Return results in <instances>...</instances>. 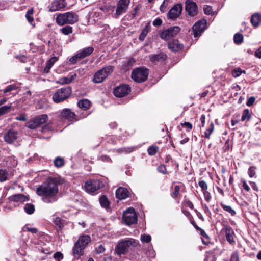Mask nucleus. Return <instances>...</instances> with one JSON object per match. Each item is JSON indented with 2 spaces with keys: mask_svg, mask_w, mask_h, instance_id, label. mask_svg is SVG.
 I'll return each instance as SVG.
<instances>
[{
  "mask_svg": "<svg viewBox=\"0 0 261 261\" xmlns=\"http://www.w3.org/2000/svg\"><path fill=\"white\" fill-rule=\"evenodd\" d=\"M36 192L38 195L42 197V200L45 203H52L57 200L58 188L54 180H49L43 183L37 188Z\"/></svg>",
  "mask_w": 261,
  "mask_h": 261,
  "instance_id": "obj_1",
  "label": "nucleus"
},
{
  "mask_svg": "<svg viewBox=\"0 0 261 261\" xmlns=\"http://www.w3.org/2000/svg\"><path fill=\"white\" fill-rule=\"evenodd\" d=\"M139 246L140 244L138 241L133 238H126L119 241L115 248V251L119 255L125 254L129 250Z\"/></svg>",
  "mask_w": 261,
  "mask_h": 261,
  "instance_id": "obj_2",
  "label": "nucleus"
},
{
  "mask_svg": "<svg viewBox=\"0 0 261 261\" xmlns=\"http://www.w3.org/2000/svg\"><path fill=\"white\" fill-rule=\"evenodd\" d=\"M91 241V238L88 235L81 236L74 244L73 249V253L76 257H80L83 255L84 250Z\"/></svg>",
  "mask_w": 261,
  "mask_h": 261,
  "instance_id": "obj_3",
  "label": "nucleus"
},
{
  "mask_svg": "<svg viewBox=\"0 0 261 261\" xmlns=\"http://www.w3.org/2000/svg\"><path fill=\"white\" fill-rule=\"evenodd\" d=\"M77 21V15L72 12L59 14L56 18L57 23L60 25L65 24H73Z\"/></svg>",
  "mask_w": 261,
  "mask_h": 261,
  "instance_id": "obj_4",
  "label": "nucleus"
},
{
  "mask_svg": "<svg viewBox=\"0 0 261 261\" xmlns=\"http://www.w3.org/2000/svg\"><path fill=\"white\" fill-rule=\"evenodd\" d=\"M114 67L112 66H108L98 70L94 74L93 81L95 83L102 82L113 72Z\"/></svg>",
  "mask_w": 261,
  "mask_h": 261,
  "instance_id": "obj_5",
  "label": "nucleus"
},
{
  "mask_svg": "<svg viewBox=\"0 0 261 261\" xmlns=\"http://www.w3.org/2000/svg\"><path fill=\"white\" fill-rule=\"evenodd\" d=\"M71 92V88L69 87L62 88L55 93L53 96V100L56 103H59L69 97Z\"/></svg>",
  "mask_w": 261,
  "mask_h": 261,
  "instance_id": "obj_6",
  "label": "nucleus"
},
{
  "mask_svg": "<svg viewBox=\"0 0 261 261\" xmlns=\"http://www.w3.org/2000/svg\"><path fill=\"white\" fill-rule=\"evenodd\" d=\"M148 70L144 67H139L134 69L132 73V78L136 82L145 81L148 77Z\"/></svg>",
  "mask_w": 261,
  "mask_h": 261,
  "instance_id": "obj_7",
  "label": "nucleus"
},
{
  "mask_svg": "<svg viewBox=\"0 0 261 261\" xmlns=\"http://www.w3.org/2000/svg\"><path fill=\"white\" fill-rule=\"evenodd\" d=\"M123 220L128 225L135 224L137 221V217L133 207H129L123 214Z\"/></svg>",
  "mask_w": 261,
  "mask_h": 261,
  "instance_id": "obj_8",
  "label": "nucleus"
},
{
  "mask_svg": "<svg viewBox=\"0 0 261 261\" xmlns=\"http://www.w3.org/2000/svg\"><path fill=\"white\" fill-rule=\"evenodd\" d=\"M48 116L46 114L39 115L31 120L27 124V127L31 129H35L40 125L46 122Z\"/></svg>",
  "mask_w": 261,
  "mask_h": 261,
  "instance_id": "obj_9",
  "label": "nucleus"
},
{
  "mask_svg": "<svg viewBox=\"0 0 261 261\" xmlns=\"http://www.w3.org/2000/svg\"><path fill=\"white\" fill-rule=\"evenodd\" d=\"M103 187V184L99 180H92L87 181L84 186L86 191L93 193Z\"/></svg>",
  "mask_w": 261,
  "mask_h": 261,
  "instance_id": "obj_10",
  "label": "nucleus"
},
{
  "mask_svg": "<svg viewBox=\"0 0 261 261\" xmlns=\"http://www.w3.org/2000/svg\"><path fill=\"white\" fill-rule=\"evenodd\" d=\"M180 30V28L177 26L170 27L161 33V37L164 40H169L171 37L175 36Z\"/></svg>",
  "mask_w": 261,
  "mask_h": 261,
  "instance_id": "obj_11",
  "label": "nucleus"
},
{
  "mask_svg": "<svg viewBox=\"0 0 261 261\" xmlns=\"http://www.w3.org/2000/svg\"><path fill=\"white\" fill-rule=\"evenodd\" d=\"M130 0H119L117 3V8L115 16H119L125 13L128 8Z\"/></svg>",
  "mask_w": 261,
  "mask_h": 261,
  "instance_id": "obj_12",
  "label": "nucleus"
},
{
  "mask_svg": "<svg viewBox=\"0 0 261 261\" xmlns=\"http://www.w3.org/2000/svg\"><path fill=\"white\" fill-rule=\"evenodd\" d=\"M206 20L205 19L199 20L192 27L193 35L195 37L199 36L205 30L206 27Z\"/></svg>",
  "mask_w": 261,
  "mask_h": 261,
  "instance_id": "obj_13",
  "label": "nucleus"
},
{
  "mask_svg": "<svg viewBox=\"0 0 261 261\" xmlns=\"http://www.w3.org/2000/svg\"><path fill=\"white\" fill-rule=\"evenodd\" d=\"M182 7L181 4L175 5L169 11L167 14L168 19H175L178 17L182 11Z\"/></svg>",
  "mask_w": 261,
  "mask_h": 261,
  "instance_id": "obj_14",
  "label": "nucleus"
},
{
  "mask_svg": "<svg viewBox=\"0 0 261 261\" xmlns=\"http://www.w3.org/2000/svg\"><path fill=\"white\" fill-rule=\"evenodd\" d=\"M185 5V10L189 16L193 17L197 14L198 8L195 2L187 0L186 1Z\"/></svg>",
  "mask_w": 261,
  "mask_h": 261,
  "instance_id": "obj_15",
  "label": "nucleus"
},
{
  "mask_svg": "<svg viewBox=\"0 0 261 261\" xmlns=\"http://www.w3.org/2000/svg\"><path fill=\"white\" fill-rule=\"evenodd\" d=\"M130 91V88L128 85H122L116 87L114 89V95L117 97H123L128 94Z\"/></svg>",
  "mask_w": 261,
  "mask_h": 261,
  "instance_id": "obj_16",
  "label": "nucleus"
},
{
  "mask_svg": "<svg viewBox=\"0 0 261 261\" xmlns=\"http://www.w3.org/2000/svg\"><path fill=\"white\" fill-rule=\"evenodd\" d=\"M67 5L65 0H55L51 3L50 11L54 12L65 8Z\"/></svg>",
  "mask_w": 261,
  "mask_h": 261,
  "instance_id": "obj_17",
  "label": "nucleus"
},
{
  "mask_svg": "<svg viewBox=\"0 0 261 261\" xmlns=\"http://www.w3.org/2000/svg\"><path fill=\"white\" fill-rule=\"evenodd\" d=\"M17 137V132L13 129L9 130L4 135V140L8 143H12Z\"/></svg>",
  "mask_w": 261,
  "mask_h": 261,
  "instance_id": "obj_18",
  "label": "nucleus"
},
{
  "mask_svg": "<svg viewBox=\"0 0 261 261\" xmlns=\"http://www.w3.org/2000/svg\"><path fill=\"white\" fill-rule=\"evenodd\" d=\"M129 192L126 188H119L116 191V196L119 199H123L129 196Z\"/></svg>",
  "mask_w": 261,
  "mask_h": 261,
  "instance_id": "obj_19",
  "label": "nucleus"
},
{
  "mask_svg": "<svg viewBox=\"0 0 261 261\" xmlns=\"http://www.w3.org/2000/svg\"><path fill=\"white\" fill-rule=\"evenodd\" d=\"M94 48L92 47H88L79 51L77 56L79 59H83L90 55L93 51Z\"/></svg>",
  "mask_w": 261,
  "mask_h": 261,
  "instance_id": "obj_20",
  "label": "nucleus"
},
{
  "mask_svg": "<svg viewBox=\"0 0 261 261\" xmlns=\"http://www.w3.org/2000/svg\"><path fill=\"white\" fill-rule=\"evenodd\" d=\"M224 229L225 232L226 240L230 244L233 243L234 242L233 237L234 232L232 228L230 226L225 225Z\"/></svg>",
  "mask_w": 261,
  "mask_h": 261,
  "instance_id": "obj_21",
  "label": "nucleus"
},
{
  "mask_svg": "<svg viewBox=\"0 0 261 261\" xmlns=\"http://www.w3.org/2000/svg\"><path fill=\"white\" fill-rule=\"evenodd\" d=\"M168 48L173 51H178L182 48V45L177 40H174L168 44Z\"/></svg>",
  "mask_w": 261,
  "mask_h": 261,
  "instance_id": "obj_22",
  "label": "nucleus"
},
{
  "mask_svg": "<svg viewBox=\"0 0 261 261\" xmlns=\"http://www.w3.org/2000/svg\"><path fill=\"white\" fill-rule=\"evenodd\" d=\"M61 116L63 118L70 120L74 117L75 114L70 109H64L61 112Z\"/></svg>",
  "mask_w": 261,
  "mask_h": 261,
  "instance_id": "obj_23",
  "label": "nucleus"
},
{
  "mask_svg": "<svg viewBox=\"0 0 261 261\" xmlns=\"http://www.w3.org/2000/svg\"><path fill=\"white\" fill-rule=\"evenodd\" d=\"M58 59V57H53L48 60L46 62V66L44 68L43 72L48 73L55 63L57 61Z\"/></svg>",
  "mask_w": 261,
  "mask_h": 261,
  "instance_id": "obj_24",
  "label": "nucleus"
},
{
  "mask_svg": "<svg viewBox=\"0 0 261 261\" xmlns=\"http://www.w3.org/2000/svg\"><path fill=\"white\" fill-rule=\"evenodd\" d=\"M251 21L254 27H257L261 22V15L258 13L254 14L252 15Z\"/></svg>",
  "mask_w": 261,
  "mask_h": 261,
  "instance_id": "obj_25",
  "label": "nucleus"
},
{
  "mask_svg": "<svg viewBox=\"0 0 261 261\" xmlns=\"http://www.w3.org/2000/svg\"><path fill=\"white\" fill-rule=\"evenodd\" d=\"M166 57V55L163 53H160L156 55H151L149 56L150 59L152 62L164 61L165 60Z\"/></svg>",
  "mask_w": 261,
  "mask_h": 261,
  "instance_id": "obj_26",
  "label": "nucleus"
},
{
  "mask_svg": "<svg viewBox=\"0 0 261 261\" xmlns=\"http://www.w3.org/2000/svg\"><path fill=\"white\" fill-rule=\"evenodd\" d=\"M11 200L15 202H23L28 200L27 196L23 194H17L11 197Z\"/></svg>",
  "mask_w": 261,
  "mask_h": 261,
  "instance_id": "obj_27",
  "label": "nucleus"
},
{
  "mask_svg": "<svg viewBox=\"0 0 261 261\" xmlns=\"http://www.w3.org/2000/svg\"><path fill=\"white\" fill-rule=\"evenodd\" d=\"M78 106L80 108L86 110L90 106V101L87 99H82L78 102Z\"/></svg>",
  "mask_w": 261,
  "mask_h": 261,
  "instance_id": "obj_28",
  "label": "nucleus"
},
{
  "mask_svg": "<svg viewBox=\"0 0 261 261\" xmlns=\"http://www.w3.org/2000/svg\"><path fill=\"white\" fill-rule=\"evenodd\" d=\"M10 175L6 170L0 169V182H4L9 179Z\"/></svg>",
  "mask_w": 261,
  "mask_h": 261,
  "instance_id": "obj_29",
  "label": "nucleus"
},
{
  "mask_svg": "<svg viewBox=\"0 0 261 261\" xmlns=\"http://www.w3.org/2000/svg\"><path fill=\"white\" fill-rule=\"evenodd\" d=\"M220 205H221V206L222 207V208L224 211L229 213L231 215V216H233L236 215V211L230 206L226 205L222 203H221Z\"/></svg>",
  "mask_w": 261,
  "mask_h": 261,
  "instance_id": "obj_30",
  "label": "nucleus"
},
{
  "mask_svg": "<svg viewBox=\"0 0 261 261\" xmlns=\"http://www.w3.org/2000/svg\"><path fill=\"white\" fill-rule=\"evenodd\" d=\"M214 129V125L213 122H211L208 128H207L204 132V137L206 138L209 139L210 135L213 133Z\"/></svg>",
  "mask_w": 261,
  "mask_h": 261,
  "instance_id": "obj_31",
  "label": "nucleus"
},
{
  "mask_svg": "<svg viewBox=\"0 0 261 261\" xmlns=\"http://www.w3.org/2000/svg\"><path fill=\"white\" fill-rule=\"evenodd\" d=\"M233 40L235 43L240 44L243 42V36L241 34L237 33L234 35Z\"/></svg>",
  "mask_w": 261,
  "mask_h": 261,
  "instance_id": "obj_32",
  "label": "nucleus"
},
{
  "mask_svg": "<svg viewBox=\"0 0 261 261\" xmlns=\"http://www.w3.org/2000/svg\"><path fill=\"white\" fill-rule=\"evenodd\" d=\"M99 202L102 207L105 208L108 207L109 202L105 196H102L99 198Z\"/></svg>",
  "mask_w": 261,
  "mask_h": 261,
  "instance_id": "obj_33",
  "label": "nucleus"
},
{
  "mask_svg": "<svg viewBox=\"0 0 261 261\" xmlns=\"http://www.w3.org/2000/svg\"><path fill=\"white\" fill-rule=\"evenodd\" d=\"M60 31L63 34L65 35H68L72 32V27L69 25H67L65 27L60 29Z\"/></svg>",
  "mask_w": 261,
  "mask_h": 261,
  "instance_id": "obj_34",
  "label": "nucleus"
},
{
  "mask_svg": "<svg viewBox=\"0 0 261 261\" xmlns=\"http://www.w3.org/2000/svg\"><path fill=\"white\" fill-rule=\"evenodd\" d=\"M24 210L28 214H32L34 213L35 208L34 206L32 204L27 203L24 206Z\"/></svg>",
  "mask_w": 261,
  "mask_h": 261,
  "instance_id": "obj_35",
  "label": "nucleus"
},
{
  "mask_svg": "<svg viewBox=\"0 0 261 261\" xmlns=\"http://www.w3.org/2000/svg\"><path fill=\"white\" fill-rule=\"evenodd\" d=\"M33 14V9H30L27 11L26 15H25V17H26L27 20L30 23H32L34 20L33 17H32Z\"/></svg>",
  "mask_w": 261,
  "mask_h": 261,
  "instance_id": "obj_36",
  "label": "nucleus"
},
{
  "mask_svg": "<svg viewBox=\"0 0 261 261\" xmlns=\"http://www.w3.org/2000/svg\"><path fill=\"white\" fill-rule=\"evenodd\" d=\"M151 237L149 234H141L140 236V241L143 243H149L151 241Z\"/></svg>",
  "mask_w": 261,
  "mask_h": 261,
  "instance_id": "obj_37",
  "label": "nucleus"
},
{
  "mask_svg": "<svg viewBox=\"0 0 261 261\" xmlns=\"http://www.w3.org/2000/svg\"><path fill=\"white\" fill-rule=\"evenodd\" d=\"M149 32V29L146 26L144 29H143V30H142L141 34L139 36V39L141 40V41H143L144 40V39H145L146 35L148 34V33Z\"/></svg>",
  "mask_w": 261,
  "mask_h": 261,
  "instance_id": "obj_38",
  "label": "nucleus"
},
{
  "mask_svg": "<svg viewBox=\"0 0 261 261\" xmlns=\"http://www.w3.org/2000/svg\"><path fill=\"white\" fill-rule=\"evenodd\" d=\"M64 164V160L62 158L58 157L54 160V165L56 167H60Z\"/></svg>",
  "mask_w": 261,
  "mask_h": 261,
  "instance_id": "obj_39",
  "label": "nucleus"
},
{
  "mask_svg": "<svg viewBox=\"0 0 261 261\" xmlns=\"http://www.w3.org/2000/svg\"><path fill=\"white\" fill-rule=\"evenodd\" d=\"M159 149V147L156 146H150L148 149V153L150 155H154Z\"/></svg>",
  "mask_w": 261,
  "mask_h": 261,
  "instance_id": "obj_40",
  "label": "nucleus"
},
{
  "mask_svg": "<svg viewBox=\"0 0 261 261\" xmlns=\"http://www.w3.org/2000/svg\"><path fill=\"white\" fill-rule=\"evenodd\" d=\"M250 115L248 109H245L243 111V114L241 118L242 121H245L246 119H249Z\"/></svg>",
  "mask_w": 261,
  "mask_h": 261,
  "instance_id": "obj_41",
  "label": "nucleus"
},
{
  "mask_svg": "<svg viewBox=\"0 0 261 261\" xmlns=\"http://www.w3.org/2000/svg\"><path fill=\"white\" fill-rule=\"evenodd\" d=\"M256 168L255 166L250 167L248 171V174L250 177H254L256 175Z\"/></svg>",
  "mask_w": 261,
  "mask_h": 261,
  "instance_id": "obj_42",
  "label": "nucleus"
},
{
  "mask_svg": "<svg viewBox=\"0 0 261 261\" xmlns=\"http://www.w3.org/2000/svg\"><path fill=\"white\" fill-rule=\"evenodd\" d=\"M11 108V105L9 106H5L0 108V115H3L7 113L10 108Z\"/></svg>",
  "mask_w": 261,
  "mask_h": 261,
  "instance_id": "obj_43",
  "label": "nucleus"
},
{
  "mask_svg": "<svg viewBox=\"0 0 261 261\" xmlns=\"http://www.w3.org/2000/svg\"><path fill=\"white\" fill-rule=\"evenodd\" d=\"M180 187L179 186H175L174 187V191L171 193V196L173 198H176L178 197L179 194Z\"/></svg>",
  "mask_w": 261,
  "mask_h": 261,
  "instance_id": "obj_44",
  "label": "nucleus"
},
{
  "mask_svg": "<svg viewBox=\"0 0 261 261\" xmlns=\"http://www.w3.org/2000/svg\"><path fill=\"white\" fill-rule=\"evenodd\" d=\"M205 14L207 15H212L213 13L212 7L210 6L205 5L203 8Z\"/></svg>",
  "mask_w": 261,
  "mask_h": 261,
  "instance_id": "obj_45",
  "label": "nucleus"
},
{
  "mask_svg": "<svg viewBox=\"0 0 261 261\" xmlns=\"http://www.w3.org/2000/svg\"><path fill=\"white\" fill-rule=\"evenodd\" d=\"M198 185L199 187L201 188L203 192L206 191L207 189V185L205 181L204 180H200L199 181Z\"/></svg>",
  "mask_w": 261,
  "mask_h": 261,
  "instance_id": "obj_46",
  "label": "nucleus"
},
{
  "mask_svg": "<svg viewBox=\"0 0 261 261\" xmlns=\"http://www.w3.org/2000/svg\"><path fill=\"white\" fill-rule=\"evenodd\" d=\"M243 72V71L241 70L240 68H238L235 69L232 72V76L234 77H237L239 76L241 73ZM243 72H245L244 71H243Z\"/></svg>",
  "mask_w": 261,
  "mask_h": 261,
  "instance_id": "obj_47",
  "label": "nucleus"
},
{
  "mask_svg": "<svg viewBox=\"0 0 261 261\" xmlns=\"http://www.w3.org/2000/svg\"><path fill=\"white\" fill-rule=\"evenodd\" d=\"M54 257L56 261H60L63 258V256L61 252H57L54 254Z\"/></svg>",
  "mask_w": 261,
  "mask_h": 261,
  "instance_id": "obj_48",
  "label": "nucleus"
},
{
  "mask_svg": "<svg viewBox=\"0 0 261 261\" xmlns=\"http://www.w3.org/2000/svg\"><path fill=\"white\" fill-rule=\"evenodd\" d=\"M51 130V126L50 124H47L42 127L41 132L45 133Z\"/></svg>",
  "mask_w": 261,
  "mask_h": 261,
  "instance_id": "obj_49",
  "label": "nucleus"
},
{
  "mask_svg": "<svg viewBox=\"0 0 261 261\" xmlns=\"http://www.w3.org/2000/svg\"><path fill=\"white\" fill-rule=\"evenodd\" d=\"M58 83L62 84H69L71 83V80H69V78L68 77H63L60 79Z\"/></svg>",
  "mask_w": 261,
  "mask_h": 261,
  "instance_id": "obj_50",
  "label": "nucleus"
},
{
  "mask_svg": "<svg viewBox=\"0 0 261 261\" xmlns=\"http://www.w3.org/2000/svg\"><path fill=\"white\" fill-rule=\"evenodd\" d=\"M16 89V86L14 85H9L7 87V88L4 90V93H6L8 92L11 91L13 90Z\"/></svg>",
  "mask_w": 261,
  "mask_h": 261,
  "instance_id": "obj_51",
  "label": "nucleus"
},
{
  "mask_svg": "<svg viewBox=\"0 0 261 261\" xmlns=\"http://www.w3.org/2000/svg\"><path fill=\"white\" fill-rule=\"evenodd\" d=\"M158 170L159 172L164 174H166L167 173L166 168L165 165H161L160 166H159L158 168Z\"/></svg>",
  "mask_w": 261,
  "mask_h": 261,
  "instance_id": "obj_52",
  "label": "nucleus"
},
{
  "mask_svg": "<svg viewBox=\"0 0 261 261\" xmlns=\"http://www.w3.org/2000/svg\"><path fill=\"white\" fill-rule=\"evenodd\" d=\"M255 100V98L254 97L251 96V97H249L247 101L246 102L247 106H249V107L251 106L254 102Z\"/></svg>",
  "mask_w": 261,
  "mask_h": 261,
  "instance_id": "obj_53",
  "label": "nucleus"
},
{
  "mask_svg": "<svg viewBox=\"0 0 261 261\" xmlns=\"http://www.w3.org/2000/svg\"><path fill=\"white\" fill-rule=\"evenodd\" d=\"M230 261H239V255L237 252L232 254Z\"/></svg>",
  "mask_w": 261,
  "mask_h": 261,
  "instance_id": "obj_54",
  "label": "nucleus"
},
{
  "mask_svg": "<svg viewBox=\"0 0 261 261\" xmlns=\"http://www.w3.org/2000/svg\"><path fill=\"white\" fill-rule=\"evenodd\" d=\"M54 221L56 225L58 226L60 228H61L63 226L62 220L60 218H56Z\"/></svg>",
  "mask_w": 261,
  "mask_h": 261,
  "instance_id": "obj_55",
  "label": "nucleus"
},
{
  "mask_svg": "<svg viewBox=\"0 0 261 261\" xmlns=\"http://www.w3.org/2000/svg\"><path fill=\"white\" fill-rule=\"evenodd\" d=\"M105 251V248L102 245H99L96 249V251L98 254L103 253Z\"/></svg>",
  "mask_w": 261,
  "mask_h": 261,
  "instance_id": "obj_56",
  "label": "nucleus"
},
{
  "mask_svg": "<svg viewBox=\"0 0 261 261\" xmlns=\"http://www.w3.org/2000/svg\"><path fill=\"white\" fill-rule=\"evenodd\" d=\"M162 23V21L160 18H156L153 21V25L154 26H160Z\"/></svg>",
  "mask_w": 261,
  "mask_h": 261,
  "instance_id": "obj_57",
  "label": "nucleus"
},
{
  "mask_svg": "<svg viewBox=\"0 0 261 261\" xmlns=\"http://www.w3.org/2000/svg\"><path fill=\"white\" fill-rule=\"evenodd\" d=\"M200 120L201 121V124L200 125V128L202 127H203L204 126L205 124V116L204 115H201Z\"/></svg>",
  "mask_w": 261,
  "mask_h": 261,
  "instance_id": "obj_58",
  "label": "nucleus"
},
{
  "mask_svg": "<svg viewBox=\"0 0 261 261\" xmlns=\"http://www.w3.org/2000/svg\"><path fill=\"white\" fill-rule=\"evenodd\" d=\"M17 120L24 121H26L27 118L24 114H20L16 118Z\"/></svg>",
  "mask_w": 261,
  "mask_h": 261,
  "instance_id": "obj_59",
  "label": "nucleus"
},
{
  "mask_svg": "<svg viewBox=\"0 0 261 261\" xmlns=\"http://www.w3.org/2000/svg\"><path fill=\"white\" fill-rule=\"evenodd\" d=\"M203 194L205 200L207 201H209L211 198L210 193L206 191L203 192Z\"/></svg>",
  "mask_w": 261,
  "mask_h": 261,
  "instance_id": "obj_60",
  "label": "nucleus"
},
{
  "mask_svg": "<svg viewBox=\"0 0 261 261\" xmlns=\"http://www.w3.org/2000/svg\"><path fill=\"white\" fill-rule=\"evenodd\" d=\"M183 126L187 127L188 128V130H190L192 128V125L191 123L188 122H185L184 123L181 124Z\"/></svg>",
  "mask_w": 261,
  "mask_h": 261,
  "instance_id": "obj_61",
  "label": "nucleus"
},
{
  "mask_svg": "<svg viewBox=\"0 0 261 261\" xmlns=\"http://www.w3.org/2000/svg\"><path fill=\"white\" fill-rule=\"evenodd\" d=\"M77 59H80L79 58V57L77 56V54L72 56L69 60V61L72 63H75L76 62V61Z\"/></svg>",
  "mask_w": 261,
  "mask_h": 261,
  "instance_id": "obj_62",
  "label": "nucleus"
},
{
  "mask_svg": "<svg viewBox=\"0 0 261 261\" xmlns=\"http://www.w3.org/2000/svg\"><path fill=\"white\" fill-rule=\"evenodd\" d=\"M243 187L247 192L250 191V188L245 180L242 181Z\"/></svg>",
  "mask_w": 261,
  "mask_h": 261,
  "instance_id": "obj_63",
  "label": "nucleus"
},
{
  "mask_svg": "<svg viewBox=\"0 0 261 261\" xmlns=\"http://www.w3.org/2000/svg\"><path fill=\"white\" fill-rule=\"evenodd\" d=\"M255 56L258 58H261V47L256 51L255 53Z\"/></svg>",
  "mask_w": 261,
  "mask_h": 261,
  "instance_id": "obj_64",
  "label": "nucleus"
}]
</instances>
